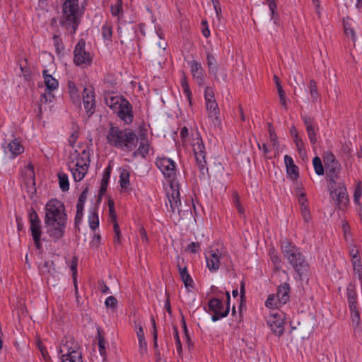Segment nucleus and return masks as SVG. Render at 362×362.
<instances>
[{"instance_id":"nucleus-56","label":"nucleus","mask_w":362,"mask_h":362,"mask_svg":"<svg viewBox=\"0 0 362 362\" xmlns=\"http://www.w3.org/2000/svg\"><path fill=\"white\" fill-rule=\"evenodd\" d=\"M341 228L344 231V238L346 240L348 241L349 238L351 237V233L349 230V225L346 221H342Z\"/></svg>"},{"instance_id":"nucleus-16","label":"nucleus","mask_w":362,"mask_h":362,"mask_svg":"<svg viewBox=\"0 0 362 362\" xmlns=\"http://www.w3.org/2000/svg\"><path fill=\"white\" fill-rule=\"evenodd\" d=\"M83 102L84 108L88 117L91 116L95 108V93L92 87L84 88L83 91Z\"/></svg>"},{"instance_id":"nucleus-7","label":"nucleus","mask_w":362,"mask_h":362,"mask_svg":"<svg viewBox=\"0 0 362 362\" xmlns=\"http://www.w3.org/2000/svg\"><path fill=\"white\" fill-rule=\"evenodd\" d=\"M206 261L207 267L210 270H217L218 269L230 270L228 264L230 262L228 255L220 252L218 249L211 250L206 254Z\"/></svg>"},{"instance_id":"nucleus-55","label":"nucleus","mask_w":362,"mask_h":362,"mask_svg":"<svg viewBox=\"0 0 362 362\" xmlns=\"http://www.w3.org/2000/svg\"><path fill=\"white\" fill-rule=\"evenodd\" d=\"M344 32L346 36H350L352 40L354 42L356 40V34L354 30L351 28L349 23H344Z\"/></svg>"},{"instance_id":"nucleus-3","label":"nucleus","mask_w":362,"mask_h":362,"mask_svg":"<svg viewBox=\"0 0 362 362\" xmlns=\"http://www.w3.org/2000/svg\"><path fill=\"white\" fill-rule=\"evenodd\" d=\"M62 7L60 25L73 35L81 22V14L79 13L78 0H66Z\"/></svg>"},{"instance_id":"nucleus-8","label":"nucleus","mask_w":362,"mask_h":362,"mask_svg":"<svg viewBox=\"0 0 362 362\" xmlns=\"http://www.w3.org/2000/svg\"><path fill=\"white\" fill-rule=\"evenodd\" d=\"M28 217L30 223V230L35 246L37 249L40 250L42 248L40 242L42 235L41 221L33 208H31Z\"/></svg>"},{"instance_id":"nucleus-29","label":"nucleus","mask_w":362,"mask_h":362,"mask_svg":"<svg viewBox=\"0 0 362 362\" xmlns=\"http://www.w3.org/2000/svg\"><path fill=\"white\" fill-rule=\"evenodd\" d=\"M180 83H181V86L183 89V91L185 93V95L189 100V104L191 105L192 104V92L190 90V88H189V84L187 82V76L185 72L182 73Z\"/></svg>"},{"instance_id":"nucleus-18","label":"nucleus","mask_w":362,"mask_h":362,"mask_svg":"<svg viewBox=\"0 0 362 362\" xmlns=\"http://www.w3.org/2000/svg\"><path fill=\"white\" fill-rule=\"evenodd\" d=\"M190 66L193 78L199 86H203L206 74L201 63L193 60L191 62Z\"/></svg>"},{"instance_id":"nucleus-43","label":"nucleus","mask_w":362,"mask_h":362,"mask_svg":"<svg viewBox=\"0 0 362 362\" xmlns=\"http://www.w3.org/2000/svg\"><path fill=\"white\" fill-rule=\"evenodd\" d=\"M112 24L109 22H106L102 27V35L105 40H110L112 37Z\"/></svg>"},{"instance_id":"nucleus-22","label":"nucleus","mask_w":362,"mask_h":362,"mask_svg":"<svg viewBox=\"0 0 362 362\" xmlns=\"http://www.w3.org/2000/svg\"><path fill=\"white\" fill-rule=\"evenodd\" d=\"M284 162L288 176L293 180H296L299 177L298 168L295 165L293 158L286 155L284 156Z\"/></svg>"},{"instance_id":"nucleus-30","label":"nucleus","mask_w":362,"mask_h":362,"mask_svg":"<svg viewBox=\"0 0 362 362\" xmlns=\"http://www.w3.org/2000/svg\"><path fill=\"white\" fill-rule=\"evenodd\" d=\"M209 310L212 312H223V305L222 301L217 298H213L209 302Z\"/></svg>"},{"instance_id":"nucleus-1","label":"nucleus","mask_w":362,"mask_h":362,"mask_svg":"<svg viewBox=\"0 0 362 362\" xmlns=\"http://www.w3.org/2000/svg\"><path fill=\"white\" fill-rule=\"evenodd\" d=\"M66 221L67 215L62 202L54 199L46 204L45 225L47 233L54 241L63 238Z\"/></svg>"},{"instance_id":"nucleus-20","label":"nucleus","mask_w":362,"mask_h":362,"mask_svg":"<svg viewBox=\"0 0 362 362\" xmlns=\"http://www.w3.org/2000/svg\"><path fill=\"white\" fill-rule=\"evenodd\" d=\"M88 193V187H86L83 192L81 193L78 199V203L76 205V214L75 216V225L77 226L78 224H80L82 218H83V211L84 208V204L87 199V195Z\"/></svg>"},{"instance_id":"nucleus-24","label":"nucleus","mask_w":362,"mask_h":362,"mask_svg":"<svg viewBox=\"0 0 362 362\" xmlns=\"http://www.w3.org/2000/svg\"><path fill=\"white\" fill-rule=\"evenodd\" d=\"M4 151L6 153L8 151L11 153L12 157L14 158L15 156L23 153L24 148L20 144V142H18L16 139H14L7 144V146L5 148Z\"/></svg>"},{"instance_id":"nucleus-34","label":"nucleus","mask_w":362,"mask_h":362,"mask_svg":"<svg viewBox=\"0 0 362 362\" xmlns=\"http://www.w3.org/2000/svg\"><path fill=\"white\" fill-rule=\"evenodd\" d=\"M76 161H78L81 165H83L84 166L90 165V153L88 148L83 150L81 154H78V157L76 158Z\"/></svg>"},{"instance_id":"nucleus-9","label":"nucleus","mask_w":362,"mask_h":362,"mask_svg":"<svg viewBox=\"0 0 362 362\" xmlns=\"http://www.w3.org/2000/svg\"><path fill=\"white\" fill-rule=\"evenodd\" d=\"M170 191L167 192V197L168 199L170 209H168V212H170V216L175 214L180 213L179 206L181 204L180 202V194L179 185L175 180H170ZM167 208L168 206H167Z\"/></svg>"},{"instance_id":"nucleus-17","label":"nucleus","mask_w":362,"mask_h":362,"mask_svg":"<svg viewBox=\"0 0 362 362\" xmlns=\"http://www.w3.org/2000/svg\"><path fill=\"white\" fill-rule=\"evenodd\" d=\"M118 108V117L127 124L132 123L134 119V115L131 103L127 100H122Z\"/></svg>"},{"instance_id":"nucleus-32","label":"nucleus","mask_w":362,"mask_h":362,"mask_svg":"<svg viewBox=\"0 0 362 362\" xmlns=\"http://www.w3.org/2000/svg\"><path fill=\"white\" fill-rule=\"evenodd\" d=\"M180 274L185 288L189 292L191 291L194 287V283L189 273H180Z\"/></svg>"},{"instance_id":"nucleus-39","label":"nucleus","mask_w":362,"mask_h":362,"mask_svg":"<svg viewBox=\"0 0 362 362\" xmlns=\"http://www.w3.org/2000/svg\"><path fill=\"white\" fill-rule=\"evenodd\" d=\"M269 256L271 258V260L274 265V269L279 270L280 269V264H281V259L277 255V252L274 248H271L269 250Z\"/></svg>"},{"instance_id":"nucleus-31","label":"nucleus","mask_w":362,"mask_h":362,"mask_svg":"<svg viewBox=\"0 0 362 362\" xmlns=\"http://www.w3.org/2000/svg\"><path fill=\"white\" fill-rule=\"evenodd\" d=\"M226 296H227V305L226 308L223 312H214V315L211 317L212 321L216 322L220 320L222 317H225L228 315L229 313V303H230V294L228 291H226Z\"/></svg>"},{"instance_id":"nucleus-26","label":"nucleus","mask_w":362,"mask_h":362,"mask_svg":"<svg viewBox=\"0 0 362 362\" xmlns=\"http://www.w3.org/2000/svg\"><path fill=\"white\" fill-rule=\"evenodd\" d=\"M347 297L349 309H355L356 307V293L354 286L351 284L347 287Z\"/></svg>"},{"instance_id":"nucleus-57","label":"nucleus","mask_w":362,"mask_h":362,"mask_svg":"<svg viewBox=\"0 0 362 362\" xmlns=\"http://www.w3.org/2000/svg\"><path fill=\"white\" fill-rule=\"evenodd\" d=\"M204 98L206 100V103L209 101H212L214 99V93L213 89L211 87H206L204 91Z\"/></svg>"},{"instance_id":"nucleus-60","label":"nucleus","mask_w":362,"mask_h":362,"mask_svg":"<svg viewBox=\"0 0 362 362\" xmlns=\"http://www.w3.org/2000/svg\"><path fill=\"white\" fill-rule=\"evenodd\" d=\"M267 1L269 3V10L271 11L272 13V18L275 20V16H277V13L276 11L277 7L276 0H267Z\"/></svg>"},{"instance_id":"nucleus-36","label":"nucleus","mask_w":362,"mask_h":362,"mask_svg":"<svg viewBox=\"0 0 362 362\" xmlns=\"http://www.w3.org/2000/svg\"><path fill=\"white\" fill-rule=\"evenodd\" d=\"M156 36L160 40L157 44L154 43L153 45V48L154 50H156L157 48L161 49L163 52L167 46V42H165L164 39V35L162 32H160V30H156Z\"/></svg>"},{"instance_id":"nucleus-12","label":"nucleus","mask_w":362,"mask_h":362,"mask_svg":"<svg viewBox=\"0 0 362 362\" xmlns=\"http://www.w3.org/2000/svg\"><path fill=\"white\" fill-rule=\"evenodd\" d=\"M267 324L274 334L281 336L284 331V314L277 311L271 313L267 319Z\"/></svg>"},{"instance_id":"nucleus-19","label":"nucleus","mask_w":362,"mask_h":362,"mask_svg":"<svg viewBox=\"0 0 362 362\" xmlns=\"http://www.w3.org/2000/svg\"><path fill=\"white\" fill-rule=\"evenodd\" d=\"M303 121L306 128V132L310 143L313 145H315L317 139L316 135V131L318 130L317 125L315 124L314 119L308 116L303 117Z\"/></svg>"},{"instance_id":"nucleus-63","label":"nucleus","mask_w":362,"mask_h":362,"mask_svg":"<svg viewBox=\"0 0 362 362\" xmlns=\"http://www.w3.org/2000/svg\"><path fill=\"white\" fill-rule=\"evenodd\" d=\"M354 272H361L362 270V264L359 257L351 259Z\"/></svg>"},{"instance_id":"nucleus-2","label":"nucleus","mask_w":362,"mask_h":362,"mask_svg":"<svg viewBox=\"0 0 362 362\" xmlns=\"http://www.w3.org/2000/svg\"><path fill=\"white\" fill-rule=\"evenodd\" d=\"M107 142L111 146L118 148H126L132 151L137 145L138 139L135 132L130 128L120 129L110 124L106 134Z\"/></svg>"},{"instance_id":"nucleus-23","label":"nucleus","mask_w":362,"mask_h":362,"mask_svg":"<svg viewBox=\"0 0 362 362\" xmlns=\"http://www.w3.org/2000/svg\"><path fill=\"white\" fill-rule=\"evenodd\" d=\"M290 286L287 283H284L278 288L276 298L279 305L286 304L290 298Z\"/></svg>"},{"instance_id":"nucleus-51","label":"nucleus","mask_w":362,"mask_h":362,"mask_svg":"<svg viewBox=\"0 0 362 362\" xmlns=\"http://www.w3.org/2000/svg\"><path fill=\"white\" fill-rule=\"evenodd\" d=\"M122 10V1L117 0V3L115 5L111 6V13L112 16H118L120 11Z\"/></svg>"},{"instance_id":"nucleus-14","label":"nucleus","mask_w":362,"mask_h":362,"mask_svg":"<svg viewBox=\"0 0 362 362\" xmlns=\"http://www.w3.org/2000/svg\"><path fill=\"white\" fill-rule=\"evenodd\" d=\"M206 59L209 73L214 75V79L216 81H226L227 74L224 69H219L215 57L210 52H207Z\"/></svg>"},{"instance_id":"nucleus-11","label":"nucleus","mask_w":362,"mask_h":362,"mask_svg":"<svg viewBox=\"0 0 362 362\" xmlns=\"http://www.w3.org/2000/svg\"><path fill=\"white\" fill-rule=\"evenodd\" d=\"M323 160L329 179L338 180L339 173L340 172V164L336 160L334 154L330 151L325 152Z\"/></svg>"},{"instance_id":"nucleus-58","label":"nucleus","mask_w":362,"mask_h":362,"mask_svg":"<svg viewBox=\"0 0 362 362\" xmlns=\"http://www.w3.org/2000/svg\"><path fill=\"white\" fill-rule=\"evenodd\" d=\"M28 169L30 170L29 176L30 180L26 181V184H28V182L30 181L32 185L33 186V190L35 192V173H34V167L33 165L29 164L28 165Z\"/></svg>"},{"instance_id":"nucleus-15","label":"nucleus","mask_w":362,"mask_h":362,"mask_svg":"<svg viewBox=\"0 0 362 362\" xmlns=\"http://www.w3.org/2000/svg\"><path fill=\"white\" fill-rule=\"evenodd\" d=\"M156 164L165 177L172 178L175 175V164L172 159L168 158H158Z\"/></svg>"},{"instance_id":"nucleus-28","label":"nucleus","mask_w":362,"mask_h":362,"mask_svg":"<svg viewBox=\"0 0 362 362\" xmlns=\"http://www.w3.org/2000/svg\"><path fill=\"white\" fill-rule=\"evenodd\" d=\"M149 145L148 141L145 139L140 141L138 149L134 153V156H141L142 158H145L148 153Z\"/></svg>"},{"instance_id":"nucleus-5","label":"nucleus","mask_w":362,"mask_h":362,"mask_svg":"<svg viewBox=\"0 0 362 362\" xmlns=\"http://www.w3.org/2000/svg\"><path fill=\"white\" fill-rule=\"evenodd\" d=\"M328 189L332 199L339 209L346 208L349 199L344 182L339 179H329Z\"/></svg>"},{"instance_id":"nucleus-54","label":"nucleus","mask_w":362,"mask_h":362,"mask_svg":"<svg viewBox=\"0 0 362 362\" xmlns=\"http://www.w3.org/2000/svg\"><path fill=\"white\" fill-rule=\"evenodd\" d=\"M114 232L115 233L114 241L115 243H119L121 241V232L117 221L113 223Z\"/></svg>"},{"instance_id":"nucleus-62","label":"nucleus","mask_w":362,"mask_h":362,"mask_svg":"<svg viewBox=\"0 0 362 362\" xmlns=\"http://www.w3.org/2000/svg\"><path fill=\"white\" fill-rule=\"evenodd\" d=\"M37 347H38L39 350L40 351L44 360L47 361L48 359H49V357L48 356V352L41 341H37Z\"/></svg>"},{"instance_id":"nucleus-45","label":"nucleus","mask_w":362,"mask_h":362,"mask_svg":"<svg viewBox=\"0 0 362 362\" xmlns=\"http://www.w3.org/2000/svg\"><path fill=\"white\" fill-rule=\"evenodd\" d=\"M268 131L269 133L270 142L272 144V145L274 147H278L279 142H278V139H277V136L275 133L274 128L272 123H268Z\"/></svg>"},{"instance_id":"nucleus-46","label":"nucleus","mask_w":362,"mask_h":362,"mask_svg":"<svg viewBox=\"0 0 362 362\" xmlns=\"http://www.w3.org/2000/svg\"><path fill=\"white\" fill-rule=\"evenodd\" d=\"M54 45L55 47L56 52L59 54L64 49V45L62 39L59 35H54L53 36Z\"/></svg>"},{"instance_id":"nucleus-47","label":"nucleus","mask_w":362,"mask_h":362,"mask_svg":"<svg viewBox=\"0 0 362 362\" xmlns=\"http://www.w3.org/2000/svg\"><path fill=\"white\" fill-rule=\"evenodd\" d=\"M233 201L240 214H244L243 206L240 204V197L237 192L233 193Z\"/></svg>"},{"instance_id":"nucleus-33","label":"nucleus","mask_w":362,"mask_h":362,"mask_svg":"<svg viewBox=\"0 0 362 362\" xmlns=\"http://www.w3.org/2000/svg\"><path fill=\"white\" fill-rule=\"evenodd\" d=\"M69 168L71 171L74 180L76 182H80L83 179L85 175H86L88 170H86V169H78L77 168H71V165H69Z\"/></svg>"},{"instance_id":"nucleus-50","label":"nucleus","mask_w":362,"mask_h":362,"mask_svg":"<svg viewBox=\"0 0 362 362\" xmlns=\"http://www.w3.org/2000/svg\"><path fill=\"white\" fill-rule=\"evenodd\" d=\"M173 331H174V337L175 339L176 349H177V353L180 355H181L182 351V348L181 341H180V339L179 337L177 328L176 327H174Z\"/></svg>"},{"instance_id":"nucleus-64","label":"nucleus","mask_w":362,"mask_h":362,"mask_svg":"<svg viewBox=\"0 0 362 362\" xmlns=\"http://www.w3.org/2000/svg\"><path fill=\"white\" fill-rule=\"evenodd\" d=\"M361 194H362V189L361 187V184H358L357 185V187H356V189L354 190V200L356 203L359 202Z\"/></svg>"},{"instance_id":"nucleus-38","label":"nucleus","mask_w":362,"mask_h":362,"mask_svg":"<svg viewBox=\"0 0 362 362\" xmlns=\"http://www.w3.org/2000/svg\"><path fill=\"white\" fill-rule=\"evenodd\" d=\"M119 182L122 188H127L129 184V173L127 170L123 169L120 173Z\"/></svg>"},{"instance_id":"nucleus-13","label":"nucleus","mask_w":362,"mask_h":362,"mask_svg":"<svg viewBox=\"0 0 362 362\" xmlns=\"http://www.w3.org/2000/svg\"><path fill=\"white\" fill-rule=\"evenodd\" d=\"M204 148V145L202 139H198L197 141L193 144V151L196 162L200 172L202 174H204L205 171L208 170L206 167V152Z\"/></svg>"},{"instance_id":"nucleus-42","label":"nucleus","mask_w":362,"mask_h":362,"mask_svg":"<svg viewBox=\"0 0 362 362\" xmlns=\"http://www.w3.org/2000/svg\"><path fill=\"white\" fill-rule=\"evenodd\" d=\"M151 321L153 327V347L155 349L156 355H159L160 351L158 350V331L156 328V324L154 317L152 316Z\"/></svg>"},{"instance_id":"nucleus-10","label":"nucleus","mask_w":362,"mask_h":362,"mask_svg":"<svg viewBox=\"0 0 362 362\" xmlns=\"http://www.w3.org/2000/svg\"><path fill=\"white\" fill-rule=\"evenodd\" d=\"M86 42L83 39L78 40L74 51V62L77 66H86L91 63L92 57L85 49Z\"/></svg>"},{"instance_id":"nucleus-53","label":"nucleus","mask_w":362,"mask_h":362,"mask_svg":"<svg viewBox=\"0 0 362 362\" xmlns=\"http://www.w3.org/2000/svg\"><path fill=\"white\" fill-rule=\"evenodd\" d=\"M98 347H99L100 354L102 356H104L106 354V349L105 346V339L100 334L99 331H98Z\"/></svg>"},{"instance_id":"nucleus-35","label":"nucleus","mask_w":362,"mask_h":362,"mask_svg":"<svg viewBox=\"0 0 362 362\" xmlns=\"http://www.w3.org/2000/svg\"><path fill=\"white\" fill-rule=\"evenodd\" d=\"M59 183L61 189L63 192H66L69 189V182L68 176L62 173H58Z\"/></svg>"},{"instance_id":"nucleus-41","label":"nucleus","mask_w":362,"mask_h":362,"mask_svg":"<svg viewBox=\"0 0 362 362\" xmlns=\"http://www.w3.org/2000/svg\"><path fill=\"white\" fill-rule=\"evenodd\" d=\"M105 103L112 109H116L117 106L119 107L121 100L118 97L108 95L105 97Z\"/></svg>"},{"instance_id":"nucleus-48","label":"nucleus","mask_w":362,"mask_h":362,"mask_svg":"<svg viewBox=\"0 0 362 362\" xmlns=\"http://www.w3.org/2000/svg\"><path fill=\"white\" fill-rule=\"evenodd\" d=\"M278 298L275 295H269L265 302V305L269 308H274L279 305Z\"/></svg>"},{"instance_id":"nucleus-59","label":"nucleus","mask_w":362,"mask_h":362,"mask_svg":"<svg viewBox=\"0 0 362 362\" xmlns=\"http://www.w3.org/2000/svg\"><path fill=\"white\" fill-rule=\"evenodd\" d=\"M301 214L305 222H308L311 218V214L308 206L300 207Z\"/></svg>"},{"instance_id":"nucleus-6","label":"nucleus","mask_w":362,"mask_h":362,"mask_svg":"<svg viewBox=\"0 0 362 362\" xmlns=\"http://www.w3.org/2000/svg\"><path fill=\"white\" fill-rule=\"evenodd\" d=\"M59 352L62 355V362H83L79 346L71 337L62 339Z\"/></svg>"},{"instance_id":"nucleus-37","label":"nucleus","mask_w":362,"mask_h":362,"mask_svg":"<svg viewBox=\"0 0 362 362\" xmlns=\"http://www.w3.org/2000/svg\"><path fill=\"white\" fill-rule=\"evenodd\" d=\"M309 90L312 100L315 103L318 100L320 94L317 91L316 82L313 79L310 81Z\"/></svg>"},{"instance_id":"nucleus-4","label":"nucleus","mask_w":362,"mask_h":362,"mask_svg":"<svg viewBox=\"0 0 362 362\" xmlns=\"http://www.w3.org/2000/svg\"><path fill=\"white\" fill-rule=\"evenodd\" d=\"M281 251L285 258L293 266L296 272L307 271L309 265L299 248L288 240L281 242Z\"/></svg>"},{"instance_id":"nucleus-27","label":"nucleus","mask_w":362,"mask_h":362,"mask_svg":"<svg viewBox=\"0 0 362 362\" xmlns=\"http://www.w3.org/2000/svg\"><path fill=\"white\" fill-rule=\"evenodd\" d=\"M206 110L209 112V117L217 119L218 115L219 114V108L216 100H212V101L206 102Z\"/></svg>"},{"instance_id":"nucleus-61","label":"nucleus","mask_w":362,"mask_h":362,"mask_svg":"<svg viewBox=\"0 0 362 362\" xmlns=\"http://www.w3.org/2000/svg\"><path fill=\"white\" fill-rule=\"evenodd\" d=\"M105 304L107 308H114L117 306V300L115 297L111 296L106 298Z\"/></svg>"},{"instance_id":"nucleus-21","label":"nucleus","mask_w":362,"mask_h":362,"mask_svg":"<svg viewBox=\"0 0 362 362\" xmlns=\"http://www.w3.org/2000/svg\"><path fill=\"white\" fill-rule=\"evenodd\" d=\"M119 35L122 43L132 41L136 36V30L131 25H124L118 28Z\"/></svg>"},{"instance_id":"nucleus-25","label":"nucleus","mask_w":362,"mask_h":362,"mask_svg":"<svg viewBox=\"0 0 362 362\" xmlns=\"http://www.w3.org/2000/svg\"><path fill=\"white\" fill-rule=\"evenodd\" d=\"M42 75L46 86V90H54L58 88V81L55 79L52 75L48 74V71L47 69L42 71Z\"/></svg>"},{"instance_id":"nucleus-40","label":"nucleus","mask_w":362,"mask_h":362,"mask_svg":"<svg viewBox=\"0 0 362 362\" xmlns=\"http://www.w3.org/2000/svg\"><path fill=\"white\" fill-rule=\"evenodd\" d=\"M88 219L90 228L93 230H95L99 226V218L95 209L91 212Z\"/></svg>"},{"instance_id":"nucleus-52","label":"nucleus","mask_w":362,"mask_h":362,"mask_svg":"<svg viewBox=\"0 0 362 362\" xmlns=\"http://www.w3.org/2000/svg\"><path fill=\"white\" fill-rule=\"evenodd\" d=\"M351 317L354 326L357 327L360 324V315L359 312L356 310V308L354 310H350Z\"/></svg>"},{"instance_id":"nucleus-44","label":"nucleus","mask_w":362,"mask_h":362,"mask_svg":"<svg viewBox=\"0 0 362 362\" xmlns=\"http://www.w3.org/2000/svg\"><path fill=\"white\" fill-rule=\"evenodd\" d=\"M313 164L316 174L322 175L325 170L321 159L318 156H315L313 160Z\"/></svg>"},{"instance_id":"nucleus-49","label":"nucleus","mask_w":362,"mask_h":362,"mask_svg":"<svg viewBox=\"0 0 362 362\" xmlns=\"http://www.w3.org/2000/svg\"><path fill=\"white\" fill-rule=\"evenodd\" d=\"M200 250V243L198 242H192L185 248V251L189 253H197Z\"/></svg>"}]
</instances>
